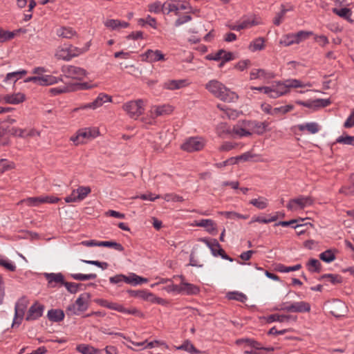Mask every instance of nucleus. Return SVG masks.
<instances>
[{"instance_id": "nucleus-21", "label": "nucleus", "mask_w": 354, "mask_h": 354, "mask_svg": "<svg viewBox=\"0 0 354 354\" xmlns=\"http://www.w3.org/2000/svg\"><path fill=\"white\" fill-rule=\"evenodd\" d=\"M207 59L220 60L227 62L233 59V55L230 52H226L224 50H218L214 55H209L206 56Z\"/></svg>"}, {"instance_id": "nucleus-54", "label": "nucleus", "mask_w": 354, "mask_h": 354, "mask_svg": "<svg viewBox=\"0 0 354 354\" xmlns=\"http://www.w3.org/2000/svg\"><path fill=\"white\" fill-rule=\"evenodd\" d=\"M230 299L236 300L241 302H245L247 300V297L240 292H230L227 295Z\"/></svg>"}, {"instance_id": "nucleus-22", "label": "nucleus", "mask_w": 354, "mask_h": 354, "mask_svg": "<svg viewBox=\"0 0 354 354\" xmlns=\"http://www.w3.org/2000/svg\"><path fill=\"white\" fill-rule=\"evenodd\" d=\"M217 107L223 112L221 116L229 119L234 120L238 118L239 113L234 109L228 108L225 104H218Z\"/></svg>"}, {"instance_id": "nucleus-43", "label": "nucleus", "mask_w": 354, "mask_h": 354, "mask_svg": "<svg viewBox=\"0 0 354 354\" xmlns=\"http://www.w3.org/2000/svg\"><path fill=\"white\" fill-rule=\"evenodd\" d=\"M321 279L329 281L332 284H337L342 282V277L338 274H325L321 277Z\"/></svg>"}, {"instance_id": "nucleus-52", "label": "nucleus", "mask_w": 354, "mask_h": 354, "mask_svg": "<svg viewBox=\"0 0 354 354\" xmlns=\"http://www.w3.org/2000/svg\"><path fill=\"white\" fill-rule=\"evenodd\" d=\"M207 245L209 247V249L212 250L214 256L220 255L223 259H227V257L225 254V251L219 247L220 245L215 244Z\"/></svg>"}, {"instance_id": "nucleus-61", "label": "nucleus", "mask_w": 354, "mask_h": 354, "mask_svg": "<svg viewBox=\"0 0 354 354\" xmlns=\"http://www.w3.org/2000/svg\"><path fill=\"white\" fill-rule=\"evenodd\" d=\"M352 185L348 187H342L340 192L346 195H354V174L351 177Z\"/></svg>"}, {"instance_id": "nucleus-12", "label": "nucleus", "mask_w": 354, "mask_h": 354, "mask_svg": "<svg viewBox=\"0 0 354 354\" xmlns=\"http://www.w3.org/2000/svg\"><path fill=\"white\" fill-rule=\"evenodd\" d=\"M142 56L145 57V59H143L144 61L150 63L165 59V55L160 50H153L149 49Z\"/></svg>"}, {"instance_id": "nucleus-11", "label": "nucleus", "mask_w": 354, "mask_h": 354, "mask_svg": "<svg viewBox=\"0 0 354 354\" xmlns=\"http://www.w3.org/2000/svg\"><path fill=\"white\" fill-rule=\"evenodd\" d=\"M249 136H250V128L248 127L247 120L239 122L235 126H234L232 130V136L241 138Z\"/></svg>"}, {"instance_id": "nucleus-27", "label": "nucleus", "mask_w": 354, "mask_h": 354, "mask_svg": "<svg viewBox=\"0 0 354 354\" xmlns=\"http://www.w3.org/2000/svg\"><path fill=\"white\" fill-rule=\"evenodd\" d=\"M47 316L49 320L59 322L64 319V313L60 309H51L48 310Z\"/></svg>"}, {"instance_id": "nucleus-44", "label": "nucleus", "mask_w": 354, "mask_h": 354, "mask_svg": "<svg viewBox=\"0 0 354 354\" xmlns=\"http://www.w3.org/2000/svg\"><path fill=\"white\" fill-rule=\"evenodd\" d=\"M333 12L336 14L340 17H342L346 19H349L352 15V12L350 9L344 8L342 9H337L336 8H333Z\"/></svg>"}, {"instance_id": "nucleus-51", "label": "nucleus", "mask_w": 354, "mask_h": 354, "mask_svg": "<svg viewBox=\"0 0 354 354\" xmlns=\"http://www.w3.org/2000/svg\"><path fill=\"white\" fill-rule=\"evenodd\" d=\"M181 292H185L187 294H193L195 293L198 288L194 286L191 283L182 282L181 283Z\"/></svg>"}, {"instance_id": "nucleus-63", "label": "nucleus", "mask_w": 354, "mask_h": 354, "mask_svg": "<svg viewBox=\"0 0 354 354\" xmlns=\"http://www.w3.org/2000/svg\"><path fill=\"white\" fill-rule=\"evenodd\" d=\"M120 20L118 19H108L105 21L104 25L106 27L112 30L119 28Z\"/></svg>"}, {"instance_id": "nucleus-15", "label": "nucleus", "mask_w": 354, "mask_h": 354, "mask_svg": "<svg viewBox=\"0 0 354 354\" xmlns=\"http://www.w3.org/2000/svg\"><path fill=\"white\" fill-rule=\"evenodd\" d=\"M25 100V95L21 93L9 94L0 96V102H4L7 104H17Z\"/></svg>"}, {"instance_id": "nucleus-14", "label": "nucleus", "mask_w": 354, "mask_h": 354, "mask_svg": "<svg viewBox=\"0 0 354 354\" xmlns=\"http://www.w3.org/2000/svg\"><path fill=\"white\" fill-rule=\"evenodd\" d=\"M283 309L288 312L304 313L309 312L310 306L305 301L295 302L290 306H286Z\"/></svg>"}, {"instance_id": "nucleus-31", "label": "nucleus", "mask_w": 354, "mask_h": 354, "mask_svg": "<svg viewBox=\"0 0 354 354\" xmlns=\"http://www.w3.org/2000/svg\"><path fill=\"white\" fill-rule=\"evenodd\" d=\"M232 130L226 123H220L216 127L217 134L222 138L232 136Z\"/></svg>"}, {"instance_id": "nucleus-32", "label": "nucleus", "mask_w": 354, "mask_h": 354, "mask_svg": "<svg viewBox=\"0 0 354 354\" xmlns=\"http://www.w3.org/2000/svg\"><path fill=\"white\" fill-rule=\"evenodd\" d=\"M250 204L254 205L259 209H264L268 205V200L263 196L253 198L250 201Z\"/></svg>"}, {"instance_id": "nucleus-50", "label": "nucleus", "mask_w": 354, "mask_h": 354, "mask_svg": "<svg viewBox=\"0 0 354 354\" xmlns=\"http://www.w3.org/2000/svg\"><path fill=\"white\" fill-rule=\"evenodd\" d=\"M71 277L79 281H86L89 279H94L97 277V274L95 273L84 274H72Z\"/></svg>"}, {"instance_id": "nucleus-6", "label": "nucleus", "mask_w": 354, "mask_h": 354, "mask_svg": "<svg viewBox=\"0 0 354 354\" xmlns=\"http://www.w3.org/2000/svg\"><path fill=\"white\" fill-rule=\"evenodd\" d=\"M123 109L131 118L137 119L144 111L143 101L138 100L128 102L123 105Z\"/></svg>"}, {"instance_id": "nucleus-57", "label": "nucleus", "mask_w": 354, "mask_h": 354, "mask_svg": "<svg viewBox=\"0 0 354 354\" xmlns=\"http://www.w3.org/2000/svg\"><path fill=\"white\" fill-rule=\"evenodd\" d=\"M164 200L166 201H174V202H181L183 201L182 196L174 194H167L162 196Z\"/></svg>"}, {"instance_id": "nucleus-17", "label": "nucleus", "mask_w": 354, "mask_h": 354, "mask_svg": "<svg viewBox=\"0 0 354 354\" xmlns=\"http://www.w3.org/2000/svg\"><path fill=\"white\" fill-rule=\"evenodd\" d=\"M44 308L43 305L36 302L29 308L26 319L30 321L39 318L43 314Z\"/></svg>"}, {"instance_id": "nucleus-55", "label": "nucleus", "mask_w": 354, "mask_h": 354, "mask_svg": "<svg viewBox=\"0 0 354 354\" xmlns=\"http://www.w3.org/2000/svg\"><path fill=\"white\" fill-rule=\"evenodd\" d=\"M149 11L155 13H159L161 11L163 12V4L159 1L154 2L149 6Z\"/></svg>"}, {"instance_id": "nucleus-9", "label": "nucleus", "mask_w": 354, "mask_h": 354, "mask_svg": "<svg viewBox=\"0 0 354 354\" xmlns=\"http://www.w3.org/2000/svg\"><path fill=\"white\" fill-rule=\"evenodd\" d=\"M105 102H111V97L106 94L100 93L93 102L81 106L80 107L75 108L73 110V111L76 112L80 109H95L101 106Z\"/></svg>"}, {"instance_id": "nucleus-20", "label": "nucleus", "mask_w": 354, "mask_h": 354, "mask_svg": "<svg viewBox=\"0 0 354 354\" xmlns=\"http://www.w3.org/2000/svg\"><path fill=\"white\" fill-rule=\"evenodd\" d=\"M72 46L69 48H58L55 52V56L57 59H62L69 61L72 57L76 56L77 54L72 53Z\"/></svg>"}, {"instance_id": "nucleus-4", "label": "nucleus", "mask_w": 354, "mask_h": 354, "mask_svg": "<svg viewBox=\"0 0 354 354\" xmlns=\"http://www.w3.org/2000/svg\"><path fill=\"white\" fill-rule=\"evenodd\" d=\"M189 3L186 1L176 0H168L163 3V13L169 15L174 13L175 15L180 16L182 11L190 10Z\"/></svg>"}, {"instance_id": "nucleus-3", "label": "nucleus", "mask_w": 354, "mask_h": 354, "mask_svg": "<svg viewBox=\"0 0 354 354\" xmlns=\"http://www.w3.org/2000/svg\"><path fill=\"white\" fill-rule=\"evenodd\" d=\"M91 295L88 292L81 294L75 301L67 306L66 313L68 317L80 315L85 312L90 305Z\"/></svg>"}, {"instance_id": "nucleus-13", "label": "nucleus", "mask_w": 354, "mask_h": 354, "mask_svg": "<svg viewBox=\"0 0 354 354\" xmlns=\"http://www.w3.org/2000/svg\"><path fill=\"white\" fill-rule=\"evenodd\" d=\"M248 121V127L250 128V134L257 133L262 134L266 131L268 126V123L266 122H258V121Z\"/></svg>"}, {"instance_id": "nucleus-64", "label": "nucleus", "mask_w": 354, "mask_h": 354, "mask_svg": "<svg viewBox=\"0 0 354 354\" xmlns=\"http://www.w3.org/2000/svg\"><path fill=\"white\" fill-rule=\"evenodd\" d=\"M345 128H351L354 127V109L351 112V115L346 119L344 124Z\"/></svg>"}, {"instance_id": "nucleus-8", "label": "nucleus", "mask_w": 354, "mask_h": 354, "mask_svg": "<svg viewBox=\"0 0 354 354\" xmlns=\"http://www.w3.org/2000/svg\"><path fill=\"white\" fill-rule=\"evenodd\" d=\"M62 71L67 77L73 79L81 80L86 75V71L84 68L71 65L63 66Z\"/></svg>"}, {"instance_id": "nucleus-60", "label": "nucleus", "mask_w": 354, "mask_h": 354, "mask_svg": "<svg viewBox=\"0 0 354 354\" xmlns=\"http://www.w3.org/2000/svg\"><path fill=\"white\" fill-rule=\"evenodd\" d=\"M187 10L185 12L186 15L179 17L175 21V26H180V25H183V24L190 21L192 19V17L189 15H187Z\"/></svg>"}, {"instance_id": "nucleus-62", "label": "nucleus", "mask_w": 354, "mask_h": 354, "mask_svg": "<svg viewBox=\"0 0 354 354\" xmlns=\"http://www.w3.org/2000/svg\"><path fill=\"white\" fill-rule=\"evenodd\" d=\"M127 276L124 274H116L113 277H110L109 281L111 283H119L120 282L124 281L127 283Z\"/></svg>"}, {"instance_id": "nucleus-25", "label": "nucleus", "mask_w": 354, "mask_h": 354, "mask_svg": "<svg viewBox=\"0 0 354 354\" xmlns=\"http://www.w3.org/2000/svg\"><path fill=\"white\" fill-rule=\"evenodd\" d=\"M297 129L301 131H307L311 134H315L319 132L320 127L316 122H308L306 124H301L297 125Z\"/></svg>"}, {"instance_id": "nucleus-53", "label": "nucleus", "mask_w": 354, "mask_h": 354, "mask_svg": "<svg viewBox=\"0 0 354 354\" xmlns=\"http://www.w3.org/2000/svg\"><path fill=\"white\" fill-rule=\"evenodd\" d=\"M301 268V264H297L294 266H285L283 265H279L278 266V270L281 272H289L299 270Z\"/></svg>"}, {"instance_id": "nucleus-37", "label": "nucleus", "mask_w": 354, "mask_h": 354, "mask_svg": "<svg viewBox=\"0 0 354 354\" xmlns=\"http://www.w3.org/2000/svg\"><path fill=\"white\" fill-rule=\"evenodd\" d=\"M148 281L147 278H144L140 277L134 273H131L129 276L127 277V283L132 284V285H138L142 283H146Z\"/></svg>"}, {"instance_id": "nucleus-48", "label": "nucleus", "mask_w": 354, "mask_h": 354, "mask_svg": "<svg viewBox=\"0 0 354 354\" xmlns=\"http://www.w3.org/2000/svg\"><path fill=\"white\" fill-rule=\"evenodd\" d=\"M15 35V34L14 32L4 30L3 29L0 28V43L12 39Z\"/></svg>"}, {"instance_id": "nucleus-58", "label": "nucleus", "mask_w": 354, "mask_h": 354, "mask_svg": "<svg viewBox=\"0 0 354 354\" xmlns=\"http://www.w3.org/2000/svg\"><path fill=\"white\" fill-rule=\"evenodd\" d=\"M64 285L68 292L71 293H75L78 290L79 286H82L80 283H75L72 282H64Z\"/></svg>"}, {"instance_id": "nucleus-36", "label": "nucleus", "mask_w": 354, "mask_h": 354, "mask_svg": "<svg viewBox=\"0 0 354 354\" xmlns=\"http://www.w3.org/2000/svg\"><path fill=\"white\" fill-rule=\"evenodd\" d=\"M48 283L51 285L53 282L64 284V276L61 273H49L46 274Z\"/></svg>"}, {"instance_id": "nucleus-24", "label": "nucleus", "mask_w": 354, "mask_h": 354, "mask_svg": "<svg viewBox=\"0 0 354 354\" xmlns=\"http://www.w3.org/2000/svg\"><path fill=\"white\" fill-rule=\"evenodd\" d=\"M56 35L59 37L71 39L76 35V32L71 27L62 26L56 30Z\"/></svg>"}, {"instance_id": "nucleus-2", "label": "nucleus", "mask_w": 354, "mask_h": 354, "mask_svg": "<svg viewBox=\"0 0 354 354\" xmlns=\"http://www.w3.org/2000/svg\"><path fill=\"white\" fill-rule=\"evenodd\" d=\"M206 88L216 97L224 102H233L239 98V95L235 92L230 91L216 80L210 81L206 84Z\"/></svg>"}, {"instance_id": "nucleus-33", "label": "nucleus", "mask_w": 354, "mask_h": 354, "mask_svg": "<svg viewBox=\"0 0 354 354\" xmlns=\"http://www.w3.org/2000/svg\"><path fill=\"white\" fill-rule=\"evenodd\" d=\"M306 267L310 272H319L322 270L321 263L315 259H310L306 263Z\"/></svg>"}, {"instance_id": "nucleus-26", "label": "nucleus", "mask_w": 354, "mask_h": 354, "mask_svg": "<svg viewBox=\"0 0 354 354\" xmlns=\"http://www.w3.org/2000/svg\"><path fill=\"white\" fill-rule=\"evenodd\" d=\"M173 111L170 105L155 106L151 109V113L156 117L169 114Z\"/></svg>"}, {"instance_id": "nucleus-16", "label": "nucleus", "mask_w": 354, "mask_h": 354, "mask_svg": "<svg viewBox=\"0 0 354 354\" xmlns=\"http://www.w3.org/2000/svg\"><path fill=\"white\" fill-rule=\"evenodd\" d=\"M109 309L114 310L124 314L134 315L139 317L143 316V314L140 313L138 310H137L136 308H131L128 309L124 308L122 305L119 304L118 303L110 302Z\"/></svg>"}, {"instance_id": "nucleus-1", "label": "nucleus", "mask_w": 354, "mask_h": 354, "mask_svg": "<svg viewBox=\"0 0 354 354\" xmlns=\"http://www.w3.org/2000/svg\"><path fill=\"white\" fill-rule=\"evenodd\" d=\"M306 86H310V84H304L295 79L288 80L283 83L279 82L276 84L263 88V93L271 98H277L287 93L290 88H304Z\"/></svg>"}, {"instance_id": "nucleus-18", "label": "nucleus", "mask_w": 354, "mask_h": 354, "mask_svg": "<svg viewBox=\"0 0 354 354\" xmlns=\"http://www.w3.org/2000/svg\"><path fill=\"white\" fill-rule=\"evenodd\" d=\"M189 85L187 80H171L165 82L163 88L168 90H176L184 88Z\"/></svg>"}, {"instance_id": "nucleus-28", "label": "nucleus", "mask_w": 354, "mask_h": 354, "mask_svg": "<svg viewBox=\"0 0 354 354\" xmlns=\"http://www.w3.org/2000/svg\"><path fill=\"white\" fill-rule=\"evenodd\" d=\"M59 80H62V79L50 75H41L39 76L38 85L49 86L57 83Z\"/></svg>"}, {"instance_id": "nucleus-45", "label": "nucleus", "mask_w": 354, "mask_h": 354, "mask_svg": "<svg viewBox=\"0 0 354 354\" xmlns=\"http://www.w3.org/2000/svg\"><path fill=\"white\" fill-rule=\"evenodd\" d=\"M98 133L96 130H91L90 129H85L79 131V136L84 140L85 138H95Z\"/></svg>"}, {"instance_id": "nucleus-7", "label": "nucleus", "mask_w": 354, "mask_h": 354, "mask_svg": "<svg viewBox=\"0 0 354 354\" xmlns=\"http://www.w3.org/2000/svg\"><path fill=\"white\" fill-rule=\"evenodd\" d=\"M28 304V300L26 297H21L16 303L15 308V318L12 324V327L15 325L19 326L21 324Z\"/></svg>"}, {"instance_id": "nucleus-5", "label": "nucleus", "mask_w": 354, "mask_h": 354, "mask_svg": "<svg viewBox=\"0 0 354 354\" xmlns=\"http://www.w3.org/2000/svg\"><path fill=\"white\" fill-rule=\"evenodd\" d=\"M313 202L314 200L311 196H305L301 195L297 198L290 200L286 207L290 211H297L312 205Z\"/></svg>"}, {"instance_id": "nucleus-59", "label": "nucleus", "mask_w": 354, "mask_h": 354, "mask_svg": "<svg viewBox=\"0 0 354 354\" xmlns=\"http://www.w3.org/2000/svg\"><path fill=\"white\" fill-rule=\"evenodd\" d=\"M288 319V316L287 315H271L268 317L269 322H283L285 321H287Z\"/></svg>"}, {"instance_id": "nucleus-40", "label": "nucleus", "mask_w": 354, "mask_h": 354, "mask_svg": "<svg viewBox=\"0 0 354 354\" xmlns=\"http://www.w3.org/2000/svg\"><path fill=\"white\" fill-rule=\"evenodd\" d=\"M204 227L209 233H214L216 230V223L211 219L201 218V227Z\"/></svg>"}, {"instance_id": "nucleus-49", "label": "nucleus", "mask_w": 354, "mask_h": 354, "mask_svg": "<svg viewBox=\"0 0 354 354\" xmlns=\"http://www.w3.org/2000/svg\"><path fill=\"white\" fill-rule=\"evenodd\" d=\"M295 36L293 34H288L286 35H283L281 39H280V44L283 45L285 46H288L292 44H295Z\"/></svg>"}, {"instance_id": "nucleus-30", "label": "nucleus", "mask_w": 354, "mask_h": 354, "mask_svg": "<svg viewBox=\"0 0 354 354\" xmlns=\"http://www.w3.org/2000/svg\"><path fill=\"white\" fill-rule=\"evenodd\" d=\"M258 24L255 18L253 17H245L239 22V27L241 30L247 29L252 27Z\"/></svg>"}, {"instance_id": "nucleus-41", "label": "nucleus", "mask_w": 354, "mask_h": 354, "mask_svg": "<svg viewBox=\"0 0 354 354\" xmlns=\"http://www.w3.org/2000/svg\"><path fill=\"white\" fill-rule=\"evenodd\" d=\"M303 221V218L293 219L289 221H280L277 225L282 227L291 226L292 227L296 229L303 226V224L300 223V222Z\"/></svg>"}, {"instance_id": "nucleus-47", "label": "nucleus", "mask_w": 354, "mask_h": 354, "mask_svg": "<svg viewBox=\"0 0 354 354\" xmlns=\"http://www.w3.org/2000/svg\"><path fill=\"white\" fill-rule=\"evenodd\" d=\"M336 142L346 145L354 146V136H342L337 138Z\"/></svg>"}, {"instance_id": "nucleus-35", "label": "nucleus", "mask_w": 354, "mask_h": 354, "mask_svg": "<svg viewBox=\"0 0 354 354\" xmlns=\"http://www.w3.org/2000/svg\"><path fill=\"white\" fill-rule=\"evenodd\" d=\"M264 43V39L262 37H259L250 43L249 46V49L252 52L261 50L265 48Z\"/></svg>"}, {"instance_id": "nucleus-42", "label": "nucleus", "mask_w": 354, "mask_h": 354, "mask_svg": "<svg viewBox=\"0 0 354 354\" xmlns=\"http://www.w3.org/2000/svg\"><path fill=\"white\" fill-rule=\"evenodd\" d=\"M26 74H27V71L26 70H21L19 71L9 73L6 75L5 80L6 81L13 80L14 82H16L23 75H25Z\"/></svg>"}, {"instance_id": "nucleus-10", "label": "nucleus", "mask_w": 354, "mask_h": 354, "mask_svg": "<svg viewBox=\"0 0 354 354\" xmlns=\"http://www.w3.org/2000/svg\"><path fill=\"white\" fill-rule=\"evenodd\" d=\"M274 77V74L263 68H253L250 73V79L253 80H262L263 82H268Z\"/></svg>"}, {"instance_id": "nucleus-38", "label": "nucleus", "mask_w": 354, "mask_h": 354, "mask_svg": "<svg viewBox=\"0 0 354 354\" xmlns=\"http://www.w3.org/2000/svg\"><path fill=\"white\" fill-rule=\"evenodd\" d=\"M177 350H183L192 354H198V350L189 340H185L183 344L178 346H176Z\"/></svg>"}, {"instance_id": "nucleus-56", "label": "nucleus", "mask_w": 354, "mask_h": 354, "mask_svg": "<svg viewBox=\"0 0 354 354\" xmlns=\"http://www.w3.org/2000/svg\"><path fill=\"white\" fill-rule=\"evenodd\" d=\"M22 202H25L28 206H38L42 203L41 196L30 197L23 201Z\"/></svg>"}, {"instance_id": "nucleus-29", "label": "nucleus", "mask_w": 354, "mask_h": 354, "mask_svg": "<svg viewBox=\"0 0 354 354\" xmlns=\"http://www.w3.org/2000/svg\"><path fill=\"white\" fill-rule=\"evenodd\" d=\"M76 350L82 354H98L100 351L93 346L87 344H79L77 346Z\"/></svg>"}, {"instance_id": "nucleus-34", "label": "nucleus", "mask_w": 354, "mask_h": 354, "mask_svg": "<svg viewBox=\"0 0 354 354\" xmlns=\"http://www.w3.org/2000/svg\"><path fill=\"white\" fill-rule=\"evenodd\" d=\"M74 191H75L77 199L81 201L91 193V189L88 186H80L77 189H74Z\"/></svg>"}, {"instance_id": "nucleus-23", "label": "nucleus", "mask_w": 354, "mask_h": 354, "mask_svg": "<svg viewBox=\"0 0 354 354\" xmlns=\"http://www.w3.org/2000/svg\"><path fill=\"white\" fill-rule=\"evenodd\" d=\"M239 342H245L247 346L251 347L250 350H245L244 351L245 354H261L260 351L261 348L260 347V344L257 342L250 339L240 340Z\"/></svg>"}, {"instance_id": "nucleus-46", "label": "nucleus", "mask_w": 354, "mask_h": 354, "mask_svg": "<svg viewBox=\"0 0 354 354\" xmlns=\"http://www.w3.org/2000/svg\"><path fill=\"white\" fill-rule=\"evenodd\" d=\"M313 35L312 32L301 30L295 34H293L295 37V44H299L306 40L310 35Z\"/></svg>"}, {"instance_id": "nucleus-39", "label": "nucleus", "mask_w": 354, "mask_h": 354, "mask_svg": "<svg viewBox=\"0 0 354 354\" xmlns=\"http://www.w3.org/2000/svg\"><path fill=\"white\" fill-rule=\"evenodd\" d=\"M335 250H327L319 254V258L324 262L330 263L335 259Z\"/></svg>"}, {"instance_id": "nucleus-19", "label": "nucleus", "mask_w": 354, "mask_h": 354, "mask_svg": "<svg viewBox=\"0 0 354 354\" xmlns=\"http://www.w3.org/2000/svg\"><path fill=\"white\" fill-rule=\"evenodd\" d=\"M181 149L187 152H193L199 150L198 138L197 137L189 138L181 145Z\"/></svg>"}]
</instances>
